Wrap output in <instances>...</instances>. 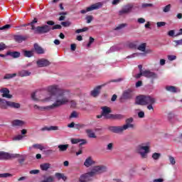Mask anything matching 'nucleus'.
I'll list each match as a JSON object with an SVG mask.
<instances>
[{
	"mask_svg": "<svg viewBox=\"0 0 182 182\" xmlns=\"http://www.w3.org/2000/svg\"><path fill=\"white\" fill-rule=\"evenodd\" d=\"M48 92L50 93L48 96H46L45 98L39 100L36 98V92H33L31 94V98L34 102H42L43 103H48L49 102H53L55 98L53 96L56 97L55 102L51 105L46 107H39L36 105H34V109L38 110H53L56 107H60L65 105H68L70 101V92L69 91L63 90L59 87V85H51L48 87Z\"/></svg>",
	"mask_w": 182,
	"mask_h": 182,
	"instance_id": "nucleus-1",
	"label": "nucleus"
},
{
	"mask_svg": "<svg viewBox=\"0 0 182 182\" xmlns=\"http://www.w3.org/2000/svg\"><path fill=\"white\" fill-rule=\"evenodd\" d=\"M107 171V168L105 166H96L92 168L90 172L85 173L80 177V182H87L92 180V177L97 176V174H102Z\"/></svg>",
	"mask_w": 182,
	"mask_h": 182,
	"instance_id": "nucleus-2",
	"label": "nucleus"
},
{
	"mask_svg": "<svg viewBox=\"0 0 182 182\" xmlns=\"http://www.w3.org/2000/svg\"><path fill=\"white\" fill-rule=\"evenodd\" d=\"M136 103L142 106L148 105V110H154L153 105L156 103V99L150 95H141L136 97Z\"/></svg>",
	"mask_w": 182,
	"mask_h": 182,
	"instance_id": "nucleus-3",
	"label": "nucleus"
},
{
	"mask_svg": "<svg viewBox=\"0 0 182 182\" xmlns=\"http://www.w3.org/2000/svg\"><path fill=\"white\" fill-rule=\"evenodd\" d=\"M125 124L123 126H111L108 128L112 133H117V134L123 133L124 130L127 129H134V124H133V118H128L125 121Z\"/></svg>",
	"mask_w": 182,
	"mask_h": 182,
	"instance_id": "nucleus-4",
	"label": "nucleus"
},
{
	"mask_svg": "<svg viewBox=\"0 0 182 182\" xmlns=\"http://www.w3.org/2000/svg\"><path fill=\"white\" fill-rule=\"evenodd\" d=\"M136 152L141 156V159H147L150 153V143L141 144L136 146Z\"/></svg>",
	"mask_w": 182,
	"mask_h": 182,
	"instance_id": "nucleus-5",
	"label": "nucleus"
},
{
	"mask_svg": "<svg viewBox=\"0 0 182 182\" xmlns=\"http://www.w3.org/2000/svg\"><path fill=\"white\" fill-rule=\"evenodd\" d=\"M147 46V43H141L139 46H138L136 47V49L138 50H139L140 52H144L143 53H134L130 55H128L127 57V59H132V58H137L139 56H141V55H143L144 56H146V53H147V52L146 51V48Z\"/></svg>",
	"mask_w": 182,
	"mask_h": 182,
	"instance_id": "nucleus-6",
	"label": "nucleus"
},
{
	"mask_svg": "<svg viewBox=\"0 0 182 182\" xmlns=\"http://www.w3.org/2000/svg\"><path fill=\"white\" fill-rule=\"evenodd\" d=\"M141 76H144V77H149L150 79H157V74H156L154 72H151L150 70H145L143 71V73H139L136 74L134 77L136 79H140Z\"/></svg>",
	"mask_w": 182,
	"mask_h": 182,
	"instance_id": "nucleus-7",
	"label": "nucleus"
},
{
	"mask_svg": "<svg viewBox=\"0 0 182 182\" xmlns=\"http://www.w3.org/2000/svg\"><path fill=\"white\" fill-rule=\"evenodd\" d=\"M101 109L102 110V113L100 115H97V119H102V117L106 119H112V114H110L112 113V110L110 109L109 107H102Z\"/></svg>",
	"mask_w": 182,
	"mask_h": 182,
	"instance_id": "nucleus-8",
	"label": "nucleus"
},
{
	"mask_svg": "<svg viewBox=\"0 0 182 182\" xmlns=\"http://www.w3.org/2000/svg\"><path fill=\"white\" fill-rule=\"evenodd\" d=\"M133 8H134V6L132 4H128L124 6L122 8V9L119 11L118 15L119 16H124V15H127L128 14H130V12L133 11Z\"/></svg>",
	"mask_w": 182,
	"mask_h": 182,
	"instance_id": "nucleus-9",
	"label": "nucleus"
},
{
	"mask_svg": "<svg viewBox=\"0 0 182 182\" xmlns=\"http://www.w3.org/2000/svg\"><path fill=\"white\" fill-rule=\"evenodd\" d=\"M133 97V90L128 89L123 92L122 95L120 97L121 103H124L126 100H129Z\"/></svg>",
	"mask_w": 182,
	"mask_h": 182,
	"instance_id": "nucleus-10",
	"label": "nucleus"
},
{
	"mask_svg": "<svg viewBox=\"0 0 182 182\" xmlns=\"http://www.w3.org/2000/svg\"><path fill=\"white\" fill-rule=\"evenodd\" d=\"M103 6V4L98 2L95 4L91 5L90 6L87 7L86 10L83 9L80 11V14H85L87 12H90L92 11H95L96 9H100Z\"/></svg>",
	"mask_w": 182,
	"mask_h": 182,
	"instance_id": "nucleus-11",
	"label": "nucleus"
},
{
	"mask_svg": "<svg viewBox=\"0 0 182 182\" xmlns=\"http://www.w3.org/2000/svg\"><path fill=\"white\" fill-rule=\"evenodd\" d=\"M50 31H52V27L46 24L42 26L36 27V33H48V32H50Z\"/></svg>",
	"mask_w": 182,
	"mask_h": 182,
	"instance_id": "nucleus-12",
	"label": "nucleus"
},
{
	"mask_svg": "<svg viewBox=\"0 0 182 182\" xmlns=\"http://www.w3.org/2000/svg\"><path fill=\"white\" fill-rule=\"evenodd\" d=\"M12 157H19V154H10L8 152L0 151V160H8Z\"/></svg>",
	"mask_w": 182,
	"mask_h": 182,
	"instance_id": "nucleus-13",
	"label": "nucleus"
},
{
	"mask_svg": "<svg viewBox=\"0 0 182 182\" xmlns=\"http://www.w3.org/2000/svg\"><path fill=\"white\" fill-rule=\"evenodd\" d=\"M36 63L38 68H46V66H49V65H50V62L45 58H41L37 60Z\"/></svg>",
	"mask_w": 182,
	"mask_h": 182,
	"instance_id": "nucleus-14",
	"label": "nucleus"
},
{
	"mask_svg": "<svg viewBox=\"0 0 182 182\" xmlns=\"http://www.w3.org/2000/svg\"><path fill=\"white\" fill-rule=\"evenodd\" d=\"M103 86H105V85H98L95 88H94V90H92L90 92L91 96H92V97H97V96L100 95V90H102Z\"/></svg>",
	"mask_w": 182,
	"mask_h": 182,
	"instance_id": "nucleus-15",
	"label": "nucleus"
},
{
	"mask_svg": "<svg viewBox=\"0 0 182 182\" xmlns=\"http://www.w3.org/2000/svg\"><path fill=\"white\" fill-rule=\"evenodd\" d=\"M1 93H2L3 97H6V99H11L12 95L9 94V90L8 88H3L0 90Z\"/></svg>",
	"mask_w": 182,
	"mask_h": 182,
	"instance_id": "nucleus-16",
	"label": "nucleus"
},
{
	"mask_svg": "<svg viewBox=\"0 0 182 182\" xmlns=\"http://www.w3.org/2000/svg\"><path fill=\"white\" fill-rule=\"evenodd\" d=\"M31 73L26 70H22L18 72V76L21 77H25L26 76H31Z\"/></svg>",
	"mask_w": 182,
	"mask_h": 182,
	"instance_id": "nucleus-17",
	"label": "nucleus"
},
{
	"mask_svg": "<svg viewBox=\"0 0 182 182\" xmlns=\"http://www.w3.org/2000/svg\"><path fill=\"white\" fill-rule=\"evenodd\" d=\"M34 50L38 55H43V53H45V50L38 45V43L34 44Z\"/></svg>",
	"mask_w": 182,
	"mask_h": 182,
	"instance_id": "nucleus-18",
	"label": "nucleus"
},
{
	"mask_svg": "<svg viewBox=\"0 0 182 182\" xmlns=\"http://www.w3.org/2000/svg\"><path fill=\"white\" fill-rule=\"evenodd\" d=\"M166 90L171 93H178L180 92V89L171 85L166 86Z\"/></svg>",
	"mask_w": 182,
	"mask_h": 182,
	"instance_id": "nucleus-19",
	"label": "nucleus"
},
{
	"mask_svg": "<svg viewBox=\"0 0 182 182\" xmlns=\"http://www.w3.org/2000/svg\"><path fill=\"white\" fill-rule=\"evenodd\" d=\"M41 130L43 132H45V130H46L47 132H55L56 130H59V127H58V126L46 127L42 128Z\"/></svg>",
	"mask_w": 182,
	"mask_h": 182,
	"instance_id": "nucleus-20",
	"label": "nucleus"
},
{
	"mask_svg": "<svg viewBox=\"0 0 182 182\" xmlns=\"http://www.w3.org/2000/svg\"><path fill=\"white\" fill-rule=\"evenodd\" d=\"M7 107H12L13 109H19L21 107V104L8 101Z\"/></svg>",
	"mask_w": 182,
	"mask_h": 182,
	"instance_id": "nucleus-21",
	"label": "nucleus"
},
{
	"mask_svg": "<svg viewBox=\"0 0 182 182\" xmlns=\"http://www.w3.org/2000/svg\"><path fill=\"white\" fill-rule=\"evenodd\" d=\"M25 124V122L19 119H15L12 122V126L22 127Z\"/></svg>",
	"mask_w": 182,
	"mask_h": 182,
	"instance_id": "nucleus-22",
	"label": "nucleus"
},
{
	"mask_svg": "<svg viewBox=\"0 0 182 182\" xmlns=\"http://www.w3.org/2000/svg\"><path fill=\"white\" fill-rule=\"evenodd\" d=\"M6 55H9V56H11V58L16 59L17 58H19L21 56V53L18 51H8L6 53Z\"/></svg>",
	"mask_w": 182,
	"mask_h": 182,
	"instance_id": "nucleus-23",
	"label": "nucleus"
},
{
	"mask_svg": "<svg viewBox=\"0 0 182 182\" xmlns=\"http://www.w3.org/2000/svg\"><path fill=\"white\" fill-rule=\"evenodd\" d=\"M55 181V177L53 176H43V180L41 182H53Z\"/></svg>",
	"mask_w": 182,
	"mask_h": 182,
	"instance_id": "nucleus-24",
	"label": "nucleus"
},
{
	"mask_svg": "<svg viewBox=\"0 0 182 182\" xmlns=\"http://www.w3.org/2000/svg\"><path fill=\"white\" fill-rule=\"evenodd\" d=\"M0 109H8V101L0 98Z\"/></svg>",
	"mask_w": 182,
	"mask_h": 182,
	"instance_id": "nucleus-25",
	"label": "nucleus"
},
{
	"mask_svg": "<svg viewBox=\"0 0 182 182\" xmlns=\"http://www.w3.org/2000/svg\"><path fill=\"white\" fill-rule=\"evenodd\" d=\"M92 164H95V161H93L90 156L87 158L84 162V166H85V167H90Z\"/></svg>",
	"mask_w": 182,
	"mask_h": 182,
	"instance_id": "nucleus-26",
	"label": "nucleus"
},
{
	"mask_svg": "<svg viewBox=\"0 0 182 182\" xmlns=\"http://www.w3.org/2000/svg\"><path fill=\"white\" fill-rule=\"evenodd\" d=\"M22 53L26 58H32L33 56V51L22 50Z\"/></svg>",
	"mask_w": 182,
	"mask_h": 182,
	"instance_id": "nucleus-27",
	"label": "nucleus"
},
{
	"mask_svg": "<svg viewBox=\"0 0 182 182\" xmlns=\"http://www.w3.org/2000/svg\"><path fill=\"white\" fill-rule=\"evenodd\" d=\"M86 133L90 139H96V134L92 129H86Z\"/></svg>",
	"mask_w": 182,
	"mask_h": 182,
	"instance_id": "nucleus-28",
	"label": "nucleus"
},
{
	"mask_svg": "<svg viewBox=\"0 0 182 182\" xmlns=\"http://www.w3.org/2000/svg\"><path fill=\"white\" fill-rule=\"evenodd\" d=\"M111 119H114V120H122V119H124V116L120 114H112Z\"/></svg>",
	"mask_w": 182,
	"mask_h": 182,
	"instance_id": "nucleus-29",
	"label": "nucleus"
},
{
	"mask_svg": "<svg viewBox=\"0 0 182 182\" xmlns=\"http://www.w3.org/2000/svg\"><path fill=\"white\" fill-rule=\"evenodd\" d=\"M31 149H38V150H45V146H43L42 144H33L31 147H30Z\"/></svg>",
	"mask_w": 182,
	"mask_h": 182,
	"instance_id": "nucleus-30",
	"label": "nucleus"
},
{
	"mask_svg": "<svg viewBox=\"0 0 182 182\" xmlns=\"http://www.w3.org/2000/svg\"><path fill=\"white\" fill-rule=\"evenodd\" d=\"M55 177H57L58 180H63L64 181H66L67 178L63 173H56Z\"/></svg>",
	"mask_w": 182,
	"mask_h": 182,
	"instance_id": "nucleus-31",
	"label": "nucleus"
},
{
	"mask_svg": "<svg viewBox=\"0 0 182 182\" xmlns=\"http://www.w3.org/2000/svg\"><path fill=\"white\" fill-rule=\"evenodd\" d=\"M40 167L43 171H48V169L50 168V164H42Z\"/></svg>",
	"mask_w": 182,
	"mask_h": 182,
	"instance_id": "nucleus-32",
	"label": "nucleus"
},
{
	"mask_svg": "<svg viewBox=\"0 0 182 182\" xmlns=\"http://www.w3.org/2000/svg\"><path fill=\"white\" fill-rule=\"evenodd\" d=\"M69 147V144H60L58 145V149L60 151H66L68 148Z\"/></svg>",
	"mask_w": 182,
	"mask_h": 182,
	"instance_id": "nucleus-33",
	"label": "nucleus"
},
{
	"mask_svg": "<svg viewBox=\"0 0 182 182\" xmlns=\"http://www.w3.org/2000/svg\"><path fill=\"white\" fill-rule=\"evenodd\" d=\"M17 74L16 73H12V74H6L4 75V79H14V77H16Z\"/></svg>",
	"mask_w": 182,
	"mask_h": 182,
	"instance_id": "nucleus-34",
	"label": "nucleus"
},
{
	"mask_svg": "<svg viewBox=\"0 0 182 182\" xmlns=\"http://www.w3.org/2000/svg\"><path fill=\"white\" fill-rule=\"evenodd\" d=\"M15 41L21 43L23 41H25V38L22 36H16L14 37Z\"/></svg>",
	"mask_w": 182,
	"mask_h": 182,
	"instance_id": "nucleus-35",
	"label": "nucleus"
},
{
	"mask_svg": "<svg viewBox=\"0 0 182 182\" xmlns=\"http://www.w3.org/2000/svg\"><path fill=\"white\" fill-rule=\"evenodd\" d=\"M170 11H171V4H168L163 8V12L165 14L170 12Z\"/></svg>",
	"mask_w": 182,
	"mask_h": 182,
	"instance_id": "nucleus-36",
	"label": "nucleus"
},
{
	"mask_svg": "<svg viewBox=\"0 0 182 182\" xmlns=\"http://www.w3.org/2000/svg\"><path fill=\"white\" fill-rule=\"evenodd\" d=\"M160 157H161V154H160V153L155 152L152 154V159L154 160H159V159H160Z\"/></svg>",
	"mask_w": 182,
	"mask_h": 182,
	"instance_id": "nucleus-37",
	"label": "nucleus"
},
{
	"mask_svg": "<svg viewBox=\"0 0 182 182\" xmlns=\"http://www.w3.org/2000/svg\"><path fill=\"white\" fill-rule=\"evenodd\" d=\"M8 177H12V174L9 173H0V178H6Z\"/></svg>",
	"mask_w": 182,
	"mask_h": 182,
	"instance_id": "nucleus-38",
	"label": "nucleus"
},
{
	"mask_svg": "<svg viewBox=\"0 0 182 182\" xmlns=\"http://www.w3.org/2000/svg\"><path fill=\"white\" fill-rule=\"evenodd\" d=\"M12 26L10 24H6L2 27H0V31H8L9 29H11Z\"/></svg>",
	"mask_w": 182,
	"mask_h": 182,
	"instance_id": "nucleus-39",
	"label": "nucleus"
},
{
	"mask_svg": "<svg viewBox=\"0 0 182 182\" xmlns=\"http://www.w3.org/2000/svg\"><path fill=\"white\" fill-rule=\"evenodd\" d=\"M126 26H127V23H121L115 28V31H119V29H123Z\"/></svg>",
	"mask_w": 182,
	"mask_h": 182,
	"instance_id": "nucleus-40",
	"label": "nucleus"
},
{
	"mask_svg": "<svg viewBox=\"0 0 182 182\" xmlns=\"http://www.w3.org/2000/svg\"><path fill=\"white\" fill-rule=\"evenodd\" d=\"M89 31V28L87 27H85L83 28H81V29H77L75 31V33H82V32H86Z\"/></svg>",
	"mask_w": 182,
	"mask_h": 182,
	"instance_id": "nucleus-41",
	"label": "nucleus"
},
{
	"mask_svg": "<svg viewBox=\"0 0 182 182\" xmlns=\"http://www.w3.org/2000/svg\"><path fill=\"white\" fill-rule=\"evenodd\" d=\"M23 137H24L23 135L18 134V135H16L14 137H13V140L14 141L22 140V139H23Z\"/></svg>",
	"mask_w": 182,
	"mask_h": 182,
	"instance_id": "nucleus-42",
	"label": "nucleus"
},
{
	"mask_svg": "<svg viewBox=\"0 0 182 182\" xmlns=\"http://www.w3.org/2000/svg\"><path fill=\"white\" fill-rule=\"evenodd\" d=\"M166 23L164 21H159L156 23L157 28H161L162 26H166Z\"/></svg>",
	"mask_w": 182,
	"mask_h": 182,
	"instance_id": "nucleus-43",
	"label": "nucleus"
},
{
	"mask_svg": "<svg viewBox=\"0 0 182 182\" xmlns=\"http://www.w3.org/2000/svg\"><path fill=\"white\" fill-rule=\"evenodd\" d=\"M151 6H153L152 4L144 3V4H141V8L143 9H144L146 8L151 7Z\"/></svg>",
	"mask_w": 182,
	"mask_h": 182,
	"instance_id": "nucleus-44",
	"label": "nucleus"
},
{
	"mask_svg": "<svg viewBox=\"0 0 182 182\" xmlns=\"http://www.w3.org/2000/svg\"><path fill=\"white\" fill-rule=\"evenodd\" d=\"M129 48H130L131 49H136L137 48V44H136V42L130 43L129 44Z\"/></svg>",
	"mask_w": 182,
	"mask_h": 182,
	"instance_id": "nucleus-45",
	"label": "nucleus"
},
{
	"mask_svg": "<svg viewBox=\"0 0 182 182\" xmlns=\"http://www.w3.org/2000/svg\"><path fill=\"white\" fill-rule=\"evenodd\" d=\"M174 43H176L175 46L177 48V46H180L182 45V39L181 40H175L173 41Z\"/></svg>",
	"mask_w": 182,
	"mask_h": 182,
	"instance_id": "nucleus-46",
	"label": "nucleus"
},
{
	"mask_svg": "<svg viewBox=\"0 0 182 182\" xmlns=\"http://www.w3.org/2000/svg\"><path fill=\"white\" fill-rule=\"evenodd\" d=\"M169 161L172 166H174V164H176V159L172 156H169Z\"/></svg>",
	"mask_w": 182,
	"mask_h": 182,
	"instance_id": "nucleus-47",
	"label": "nucleus"
},
{
	"mask_svg": "<svg viewBox=\"0 0 182 182\" xmlns=\"http://www.w3.org/2000/svg\"><path fill=\"white\" fill-rule=\"evenodd\" d=\"M61 25H62V26H64L65 28H68L70 25V21H63V22H61Z\"/></svg>",
	"mask_w": 182,
	"mask_h": 182,
	"instance_id": "nucleus-48",
	"label": "nucleus"
},
{
	"mask_svg": "<svg viewBox=\"0 0 182 182\" xmlns=\"http://www.w3.org/2000/svg\"><path fill=\"white\" fill-rule=\"evenodd\" d=\"M77 116H78L77 112H76V111H73L70 116V119L76 118L77 117Z\"/></svg>",
	"mask_w": 182,
	"mask_h": 182,
	"instance_id": "nucleus-49",
	"label": "nucleus"
},
{
	"mask_svg": "<svg viewBox=\"0 0 182 182\" xmlns=\"http://www.w3.org/2000/svg\"><path fill=\"white\" fill-rule=\"evenodd\" d=\"M86 21H87V23H90V22H92L93 21V16H87L85 18Z\"/></svg>",
	"mask_w": 182,
	"mask_h": 182,
	"instance_id": "nucleus-50",
	"label": "nucleus"
},
{
	"mask_svg": "<svg viewBox=\"0 0 182 182\" xmlns=\"http://www.w3.org/2000/svg\"><path fill=\"white\" fill-rule=\"evenodd\" d=\"M116 50H119V48H117V46H112L110 48L108 53H110L111 52H116Z\"/></svg>",
	"mask_w": 182,
	"mask_h": 182,
	"instance_id": "nucleus-51",
	"label": "nucleus"
},
{
	"mask_svg": "<svg viewBox=\"0 0 182 182\" xmlns=\"http://www.w3.org/2000/svg\"><path fill=\"white\" fill-rule=\"evenodd\" d=\"M168 60H171V61L176 60V59H177V56L173 55H168Z\"/></svg>",
	"mask_w": 182,
	"mask_h": 182,
	"instance_id": "nucleus-52",
	"label": "nucleus"
},
{
	"mask_svg": "<svg viewBox=\"0 0 182 182\" xmlns=\"http://www.w3.org/2000/svg\"><path fill=\"white\" fill-rule=\"evenodd\" d=\"M80 142V139H72L71 143L72 144H77V143Z\"/></svg>",
	"mask_w": 182,
	"mask_h": 182,
	"instance_id": "nucleus-53",
	"label": "nucleus"
},
{
	"mask_svg": "<svg viewBox=\"0 0 182 182\" xmlns=\"http://www.w3.org/2000/svg\"><path fill=\"white\" fill-rule=\"evenodd\" d=\"M55 29H62V26H60V25H59V24H57V25L53 26L51 28V30H52V31H55Z\"/></svg>",
	"mask_w": 182,
	"mask_h": 182,
	"instance_id": "nucleus-54",
	"label": "nucleus"
},
{
	"mask_svg": "<svg viewBox=\"0 0 182 182\" xmlns=\"http://www.w3.org/2000/svg\"><path fill=\"white\" fill-rule=\"evenodd\" d=\"M6 48V45L4 43H0V52L2 50H5V48Z\"/></svg>",
	"mask_w": 182,
	"mask_h": 182,
	"instance_id": "nucleus-55",
	"label": "nucleus"
},
{
	"mask_svg": "<svg viewBox=\"0 0 182 182\" xmlns=\"http://www.w3.org/2000/svg\"><path fill=\"white\" fill-rule=\"evenodd\" d=\"M138 117L140 119H143V117H144V112L140 111L139 112H138Z\"/></svg>",
	"mask_w": 182,
	"mask_h": 182,
	"instance_id": "nucleus-56",
	"label": "nucleus"
},
{
	"mask_svg": "<svg viewBox=\"0 0 182 182\" xmlns=\"http://www.w3.org/2000/svg\"><path fill=\"white\" fill-rule=\"evenodd\" d=\"M137 22L138 23H144V22H146V19L144 18H139L137 19Z\"/></svg>",
	"mask_w": 182,
	"mask_h": 182,
	"instance_id": "nucleus-57",
	"label": "nucleus"
},
{
	"mask_svg": "<svg viewBox=\"0 0 182 182\" xmlns=\"http://www.w3.org/2000/svg\"><path fill=\"white\" fill-rule=\"evenodd\" d=\"M175 33H176L174 32V30H171V31H169L168 32V36L173 37V36H174Z\"/></svg>",
	"mask_w": 182,
	"mask_h": 182,
	"instance_id": "nucleus-58",
	"label": "nucleus"
},
{
	"mask_svg": "<svg viewBox=\"0 0 182 182\" xmlns=\"http://www.w3.org/2000/svg\"><path fill=\"white\" fill-rule=\"evenodd\" d=\"M107 150H113V144L109 143L107 146Z\"/></svg>",
	"mask_w": 182,
	"mask_h": 182,
	"instance_id": "nucleus-59",
	"label": "nucleus"
},
{
	"mask_svg": "<svg viewBox=\"0 0 182 182\" xmlns=\"http://www.w3.org/2000/svg\"><path fill=\"white\" fill-rule=\"evenodd\" d=\"M39 171L38 169L31 170L30 171V174H38Z\"/></svg>",
	"mask_w": 182,
	"mask_h": 182,
	"instance_id": "nucleus-60",
	"label": "nucleus"
},
{
	"mask_svg": "<svg viewBox=\"0 0 182 182\" xmlns=\"http://www.w3.org/2000/svg\"><path fill=\"white\" fill-rule=\"evenodd\" d=\"M95 42V38H92V37H90V41L89 43H87V46H90V45H92V43Z\"/></svg>",
	"mask_w": 182,
	"mask_h": 182,
	"instance_id": "nucleus-61",
	"label": "nucleus"
},
{
	"mask_svg": "<svg viewBox=\"0 0 182 182\" xmlns=\"http://www.w3.org/2000/svg\"><path fill=\"white\" fill-rule=\"evenodd\" d=\"M78 143H80V146H83V144H86L87 141L86 139H80V142Z\"/></svg>",
	"mask_w": 182,
	"mask_h": 182,
	"instance_id": "nucleus-62",
	"label": "nucleus"
},
{
	"mask_svg": "<svg viewBox=\"0 0 182 182\" xmlns=\"http://www.w3.org/2000/svg\"><path fill=\"white\" fill-rule=\"evenodd\" d=\"M122 2V0H113L112 5H119Z\"/></svg>",
	"mask_w": 182,
	"mask_h": 182,
	"instance_id": "nucleus-63",
	"label": "nucleus"
},
{
	"mask_svg": "<svg viewBox=\"0 0 182 182\" xmlns=\"http://www.w3.org/2000/svg\"><path fill=\"white\" fill-rule=\"evenodd\" d=\"M70 49H71V50H73V51L76 50V44H71V46H70Z\"/></svg>",
	"mask_w": 182,
	"mask_h": 182,
	"instance_id": "nucleus-64",
	"label": "nucleus"
}]
</instances>
